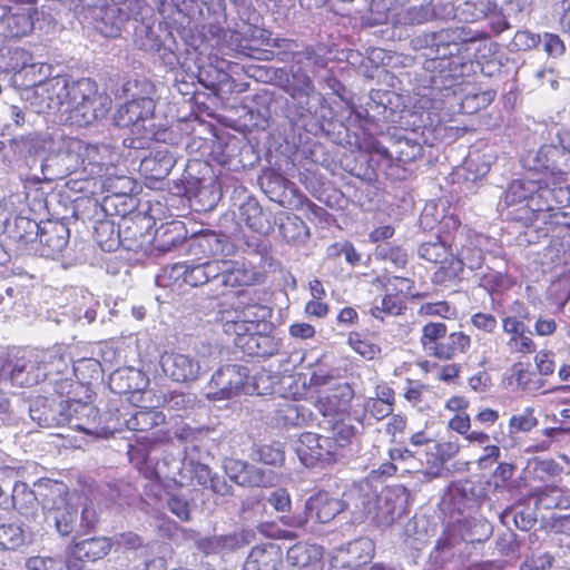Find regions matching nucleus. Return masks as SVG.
<instances>
[{
  "mask_svg": "<svg viewBox=\"0 0 570 570\" xmlns=\"http://www.w3.org/2000/svg\"><path fill=\"white\" fill-rule=\"evenodd\" d=\"M507 216L511 222L532 227L541 223L540 230L548 235L570 228V187L561 181L533 179L512 180L503 197Z\"/></svg>",
  "mask_w": 570,
  "mask_h": 570,
  "instance_id": "nucleus-1",
  "label": "nucleus"
},
{
  "mask_svg": "<svg viewBox=\"0 0 570 570\" xmlns=\"http://www.w3.org/2000/svg\"><path fill=\"white\" fill-rule=\"evenodd\" d=\"M425 41L434 47L435 56L425 60L424 69L431 73V82L442 88L458 83L468 61L492 62L500 48L499 43L489 40L487 32L466 27L441 29L426 35Z\"/></svg>",
  "mask_w": 570,
  "mask_h": 570,
  "instance_id": "nucleus-2",
  "label": "nucleus"
},
{
  "mask_svg": "<svg viewBox=\"0 0 570 570\" xmlns=\"http://www.w3.org/2000/svg\"><path fill=\"white\" fill-rule=\"evenodd\" d=\"M183 281L190 286L208 285L207 295L218 301L232 288L253 285L255 273L244 263L232 259H213L197 265H179Z\"/></svg>",
  "mask_w": 570,
  "mask_h": 570,
  "instance_id": "nucleus-3",
  "label": "nucleus"
},
{
  "mask_svg": "<svg viewBox=\"0 0 570 570\" xmlns=\"http://www.w3.org/2000/svg\"><path fill=\"white\" fill-rule=\"evenodd\" d=\"M156 102L150 97H138L117 109L114 121L119 128H127L129 135L124 139V145L131 149H145L149 142L156 139L154 124Z\"/></svg>",
  "mask_w": 570,
  "mask_h": 570,
  "instance_id": "nucleus-4",
  "label": "nucleus"
},
{
  "mask_svg": "<svg viewBox=\"0 0 570 570\" xmlns=\"http://www.w3.org/2000/svg\"><path fill=\"white\" fill-rule=\"evenodd\" d=\"M448 330L441 321H430L422 326L420 344L428 356L448 362L469 353L471 336L463 331L448 333Z\"/></svg>",
  "mask_w": 570,
  "mask_h": 570,
  "instance_id": "nucleus-5",
  "label": "nucleus"
},
{
  "mask_svg": "<svg viewBox=\"0 0 570 570\" xmlns=\"http://www.w3.org/2000/svg\"><path fill=\"white\" fill-rule=\"evenodd\" d=\"M460 246L453 245L456 254L446 267L435 271L432 275V283L446 286L460 281L464 267L474 271L479 269L484 262V252L480 244V236L470 232H460Z\"/></svg>",
  "mask_w": 570,
  "mask_h": 570,
  "instance_id": "nucleus-6",
  "label": "nucleus"
},
{
  "mask_svg": "<svg viewBox=\"0 0 570 570\" xmlns=\"http://www.w3.org/2000/svg\"><path fill=\"white\" fill-rule=\"evenodd\" d=\"M425 297L424 293L416 291L415 281L403 276H391L384 283V295L380 305H373L368 313L379 321H384L387 316H400L407 308L409 299H421Z\"/></svg>",
  "mask_w": 570,
  "mask_h": 570,
  "instance_id": "nucleus-7",
  "label": "nucleus"
},
{
  "mask_svg": "<svg viewBox=\"0 0 570 570\" xmlns=\"http://www.w3.org/2000/svg\"><path fill=\"white\" fill-rule=\"evenodd\" d=\"M97 94V85L89 78L71 82L67 79L63 112L69 114V118L80 125L89 124L97 117L95 108Z\"/></svg>",
  "mask_w": 570,
  "mask_h": 570,
  "instance_id": "nucleus-8",
  "label": "nucleus"
},
{
  "mask_svg": "<svg viewBox=\"0 0 570 570\" xmlns=\"http://www.w3.org/2000/svg\"><path fill=\"white\" fill-rule=\"evenodd\" d=\"M267 308L261 304H250L236 311V317L224 323V332L234 335L235 345L242 350V343L249 340L257 331H265L269 326L266 321Z\"/></svg>",
  "mask_w": 570,
  "mask_h": 570,
  "instance_id": "nucleus-9",
  "label": "nucleus"
},
{
  "mask_svg": "<svg viewBox=\"0 0 570 570\" xmlns=\"http://www.w3.org/2000/svg\"><path fill=\"white\" fill-rule=\"evenodd\" d=\"M299 461L307 468H325L337 462L338 455L325 435L303 432L295 449Z\"/></svg>",
  "mask_w": 570,
  "mask_h": 570,
  "instance_id": "nucleus-10",
  "label": "nucleus"
},
{
  "mask_svg": "<svg viewBox=\"0 0 570 570\" xmlns=\"http://www.w3.org/2000/svg\"><path fill=\"white\" fill-rule=\"evenodd\" d=\"M112 548L111 539L92 537L80 541L72 540L66 553V564L69 570H83L87 562L105 558Z\"/></svg>",
  "mask_w": 570,
  "mask_h": 570,
  "instance_id": "nucleus-11",
  "label": "nucleus"
},
{
  "mask_svg": "<svg viewBox=\"0 0 570 570\" xmlns=\"http://www.w3.org/2000/svg\"><path fill=\"white\" fill-rule=\"evenodd\" d=\"M434 0H393L391 7H386V18L393 24L417 26L432 20L435 17Z\"/></svg>",
  "mask_w": 570,
  "mask_h": 570,
  "instance_id": "nucleus-12",
  "label": "nucleus"
},
{
  "mask_svg": "<svg viewBox=\"0 0 570 570\" xmlns=\"http://www.w3.org/2000/svg\"><path fill=\"white\" fill-rule=\"evenodd\" d=\"M354 395L351 384L336 383L320 394L314 405L324 420L350 417Z\"/></svg>",
  "mask_w": 570,
  "mask_h": 570,
  "instance_id": "nucleus-13",
  "label": "nucleus"
},
{
  "mask_svg": "<svg viewBox=\"0 0 570 570\" xmlns=\"http://www.w3.org/2000/svg\"><path fill=\"white\" fill-rule=\"evenodd\" d=\"M532 168L550 173L551 178L547 181L566 184V176L570 171V151L557 145H542L535 153Z\"/></svg>",
  "mask_w": 570,
  "mask_h": 570,
  "instance_id": "nucleus-14",
  "label": "nucleus"
},
{
  "mask_svg": "<svg viewBox=\"0 0 570 570\" xmlns=\"http://www.w3.org/2000/svg\"><path fill=\"white\" fill-rule=\"evenodd\" d=\"M247 374L245 367L237 364H227L219 367L209 381L210 394L215 400L232 399L240 393Z\"/></svg>",
  "mask_w": 570,
  "mask_h": 570,
  "instance_id": "nucleus-15",
  "label": "nucleus"
},
{
  "mask_svg": "<svg viewBox=\"0 0 570 570\" xmlns=\"http://www.w3.org/2000/svg\"><path fill=\"white\" fill-rule=\"evenodd\" d=\"M272 32L257 26H249L246 31L234 36L238 50L245 56L258 60H268L273 51L263 50V46L281 47L285 39H271Z\"/></svg>",
  "mask_w": 570,
  "mask_h": 570,
  "instance_id": "nucleus-16",
  "label": "nucleus"
},
{
  "mask_svg": "<svg viewBox=\"0 0 570 570\" xmlns=\"http://www.w3.org/2000/svg\"><path fill=\"white\" fill-rule=\"evenodd\" d=\"M69 228L59 220L38 223V252L43 257H55L67 246Z\"/></svg>",
  "mask_w": 570,
  "mask_h": 570,
  "instance_id": "nucleus-17",
  "label": "nucleus"
},
{
  "mask_svg": "<svg viewBox=\"0 0 570 570\" xmlns=\"http://www.w3.org/2000/svg\"><path fill=\"white\" fill-rule=\"evenodd\" d=\"M160 365L165 375L175 382L184 383L198 377V362L185 354L165 352L160 357Z\"/></svg>",
  "mask_w": 570,
  "mask_h": 570,
  "instance_id": "nucleus-18",
  "label": "nucleus"
},
{
  "mask_svg": "<svg viewBox=\"0 0 570 570\" xmlns=\"http://www.w3.org/2000/svg\"><path fill=\"white\" fill-rule=\"evenodd\" d=\"M67 76L55 77L38 81L39 105H42L48 112L62 111L66 104Z\"/></svg>",
  "mask_w": 570,
  "mask_h": 570,
  "instance_id": "nucleus-19",
  "label": "nucleus"
},
{
  "mask_svg": "<svg viewBox=\"0 0 570 570\" xmlns=\"http://www.w3.org/2000/svg\"><path fill=\"white\" fill-rule=\"evenodd\" d=\"M346 504L343 500L333 497L328 491L321 490L307 499L305 508L311 517L320 523L332 521L338 513L344 511Z\"/></svg>",
  "mask_w": 570,
  "mask_h": 570,
  "instance_id": "nucleus-20",
  "label": "nucleus"
},
{
  "mask_svg": "<svg viewBox=\"0 0 570 570\" xmlns=\"http://www.w3.org/2000/svg\"><path fill=\"white\" fill-rule=\"evenodd\" d=\"M283 551L274 543L258 544L252 548L245 562L244 570H279L283 566Z\"/></svg>",
  "mask_w": 570,
  "mask_h": 570,
  "instance_id": "nucleus-21",
  "label": "nucleus"
},
{
  "mask_svg": "<svg viewBox=\"0 0 570 570\" xmlns=\"http://www.w3.org/2000/svg\"><path fill=\"white\" fill-rule=\"evenodd\" d=\"M69 411V424L72 429L92 434L100 424L99 410L91 403L79 400L67 402Z\"/></svg>",
  "mask_w": 570,
  "mask_h": 570,
  "instance_id": "nucleus-22",
  "label": "nucleus"
},
{
  "mask_svg": "<svg viewBox=\"0 0 570 570\" xmlns=\"http://www.w3.org/2000/svg\"><path fill=\"white\" fill-rule=\"evenodd\" d=\"M224 469L228 478L242 487H266L265 473L253 464L242 460L227 458L224 461Z\"/></svg>",
  "mask_w": 570,
  "mask_h": 570,
  "instance_id": "nucleus-23",
  "label": "nucleus"
},
{
  "mask_svg": "<svg viewBox=\"0 0 570 570\" xmlns=\"http://www.w3.org/2000/svg\"><path fill=\"white\" fill-rule=\"evenodd\" d=\"M187 239V229L180 220H170L161 224L153 237V248L158 253H168L184 244Z\"/></svg>",
  "mask_w": 570,
  "mask_h": 570,
  "instance_id": "nucleus-24",
  "label": "nucleus"
},
{
  "mask_svg": "<svg viewBox=\"0 0 570 570\" xmlns=\"http://www.w3.org/2000/svg\"><path fill=\"white\" fill-rule=\"evenodd\" d=\"M323 549L317 544L297 542L286 553L288 564L298 570H321Z\"/></svg>",
  "mask_w": 570,
  "mask_h": 570,
  "instance_id": "nucleus-25",
  "label": "nucleus"
},
{
  "mask_svg": "<svg viewBox=\"0 0 570 570\" xmlns=\"http://www.w3.org/2000/svg\"><path fill=\"white\" fill-rule=\"evenodd\" d=\"M347 419L348 417L324 420L325 425L323 430L327 432L325 438L330 441V444L333 446L338 458L342 455L343 451L353 443V440L357 435L356 426L348 422Z\"/></svg>",
  "mask_w": 570,
  "mask_h": 570,
  "instance_id": "nucleus-26",
  "label": "nucleus"
},
{
  "mask_svg": "<svg viewBox=\"0 0 570 570\" xmlns=\"http://www.w3.org/2000/svg\"><path fill=\"white\" fill-rule=\"evenodd\" d=\"M67 156L75 160V170H87L90 167V171H94L95 168H98V171H101L104 167V163L99 156L98 146L79 139H71L67 144Z\"/></svg>",
  "mask_w": 570,
  "mask_h": 570,
  "instance_id": "nucleus-27",
  "label": "nucleus"
},
{
  "mask_svg": "<svg viewBox=\"0 0 570 570\" xmlns=\"http://www.w3.org/2000/svg\"><path fill=\"white\" fill-rule=\"evenodd\" d=\"M460 446L454 441L433 442V451L426 452V474L439 478L445 469V463L454 458Z\"/></svg>",
  "mask_w": 570,
  "mask_h": 570,
  "instance_id": "nucleus-28",
  "label": "nucleus"
},
{
  "mask_svg": "<svg viewBox=\"0 0 570 570\" xmlns=\"http://www.w3.org/2000/svg\"><path fill=\"white\" fill-rule=\"evenodd\" d=\"M128 455L130 462L135 464L139 473L150 482L145 490L146 494L159 498L164 485L163 480L157 470L149 464L148 454L135 446H130Z\"/></svg>",
  "mask_w": 570,
  "mask_h": 570,
  "instance_id": "nucleus-29",
  "label": "nucleus"
},
{
  "mask_svg": "<svg viewBox=\"0 0 570 570\" xmlns=\"http://www.w3.org/2000/svg\"><path fill=\"white\" fill-rule=\"evenodd\" d=\"M175 164V157L168 149H159L145 157L140 168L150 179L159 180L170 174Z\"/></svg>",
  "mask_w": 570,
  "mask_h": 570,
  "instance_id": "nucleus-30",
  "label": "nucleus"
},
{
  "mask_svg": "<svg viewBox=\"0 0 570 570\" xmlns=\"http://www.w3.org/2000/svg\"><path fill=\"white\" fill-rule=\"evenodd\" d=\"M165 421V414L157 407L135 406L129 417L125 419V426L130 431L147 432Z\"/></svg>",
  "mask_w": 570,
  "mask_h": 570,
  "instance_id": "nucleus-31",
  "label": "nucleus"
},
{
  "mask_svg": "<svg viewBox=\"0 0 570 570\" xmlns=\"http://www.w3.org/2000/svg\"><path fill=\"white\" fill-rule=\"evenodd\" d=\"M245 343H242V351L248 356L269 357L278 353L279 342L265 331H257Z\"/></svg>",
  "mask_w": 570,
  "mask_h": 570,
  "instance_id": "nucleus-32",
  "label": "nucleus"
},
{
  "mask_svg": "<svg viewBox=\"0 0 570 570\" xmlns=\"http://www.w3.org/2000/svg\"><path fill=\"white\" fill-rule=\"evenodd\" d=\"M511 377L517 386L525 392H535L546 384L544 380L539 377L535 368H532L530 361H518L511 366Z\"/></svg>",
  "mask_w": 570,
  "mask_h": 570,
  "instance_id": "nucleus-33",
  "label": "nucleus"
},
{
  "mask_svg": "<svg viewBox=\"0 0 570 570\" xmlns=\"http://www.w3.org/2000/svg\"><path fill=\"white\" fill-rule=\"evenodd\" d=\"M452 244L436 238L433 242L422 243L417 248V254L422 259L439 265L436 271H441L452 259Z\"/></svg>",
  "mask_w": 570,
  "mask_h": 570,
  "instance_id": "nucleus-34",
  "label": "nucleus"
},
{
  "mask_svg": "<svg viewBox=\"0 0 570 570\" xmlns=\"http://www.w3.org/2000/svg\"><path fill=\"white\" fill-rule=\"evenodd\" d=\"M242 217L248 228L252 230L267 235L273 230L271 213L264 210L257 203H246L240 207Z\"/></svg>",
  "mask_w": 570,
  "mask_h": 570,
  "instance_id": "nucleus-35",
  "label": "nucleus"
},
{
  "mask_svg": "<svg viewBox=\"0 0 570 570\" xmlns=\"http://www.w3.org/2000/svg\"><path fill=\"white\" fill-rule=\"evenodd\" d=\"M77 517V508L63 500L62 504L49 509L46 513V519L53 520L57 531L63 537L69 535L73 531Z\"/></svg>",
  "mask_w": 570,
  "mask_h": 570,
  "instance_id": "nucleus-36",
  "label": "nucleus"
},
{
  "mask_svg": "<svg viewBox=\"0 0 570 570\" xmlns=\"http://www.w3.org/2000/svg\"><path fill=\"white\" fill-rule=\"evenodd\" d=\"M421 146L406 138L395 140L392 146L386 149L385 154L391 159L395 160L397 166L404 167L405 165L414 161L421 156Z\"/></svg>",
  "mask_w": 570,
  "mask_h": 570,
  "instance_id": "nucleus-37",
  "label": "nucleus"
},
{
  "mask_svg": "<svg viewBox=\"0 0 570 570\" xmlns=\"http://www.w3.org/2000/svg\"><path fill=\"white\" fill-rule=\"evenodd\" d=\"M347 343L354 352L367 360L375 358L381 352L380 346L374 344L365 334L361 332H351L347 337Z\"/></svg>",
  "mask_w": 570,
  "mask_h": 570,
  "instance_id": "nucleus-38",
  "label": "nucleus"
},
{
  "mask_svg": "<svg viewBox=\"0 0 570 570\" xmlns=\"http://www.w3.org/2000/svg\"><path fill=\"white\" fill-rule=\"evenodd\" d=\"M26 543V535L20 525H0V548L3 550H18Z\"/></svg>",
  "mask_w": 570,
  "mask_h": 570,
  "instance_id": "nucleus-39",
  "label": "nucleus"
},
{
  "mask_svg": "<svg viewBox=\"0 0 570 570\" xmlns=\"http://www.w3.org/2000/svg\"><path fill=\"white\" fill-rule=\"evenodd\" d=\"M417 314L420 316L452 320L456 316V309L448 301L426 302L420 305Z\"/></svg>",
  "mask_w": 570,
  "mask_h": 570,
  "instance_id": "nucleus-40",
  "label": "nucleus"
},
{
  "mask_svg": "<svg viewBox=\"0 0 570 570\" xmlns=\"http://www.w3.org/2000/svg\"><path fill=\"white\" fill-rule=\"evenodd\" d=\"M11 37H22L32 29L30 14L26 12H10L3 19Z\"/></svg>",
  "mask_w": 570,
  "mask_h": 570,
  "instance_id": "nucleus-41",
  "label": "nucleus"
},
{
  "mask_svg": "<svg viewBox=\"0 0 570 570\" xmlns=\"http://www.w3.org/2000/svg\"><path fill=\"white\" fill-rule=\"evenodd\" d=\"M461 229V220L460 217L455 214L444 215L439 225V230L436 234V238L448 243L455 245V235Z\"/></svg>",
  "mask_w": 570,
  "mask_h": 570,
  "instance_id": "nucleus-42",
  "label": "nucleus"
},
{
  "mask_svg": "<svg viewBox=\"0 0 570 570\" xmlns=\"http://www.w3.org/2000/svg\"><path fill=\"white\" fill-rule=\"evenodd\" d=\"M507 346L512 354L529 355L537 351V344L529 335L528 328L509 337Z\"/></svg>",
  "mask_w": 570,
  "mask_h": 570,
  "instance_id": "nucleus-43",
  "label": "nucleus"
},
{
  "mask_svg": "<svg viewBox=\"0 0 570 570\" xmlns=\"http://www.w3.org/2000/svg\"><path fill=\"white\" fill-rule=\"evenodd\" d=\"M327 257L330 258H337L341 255H344L345 261L352 265L356 266L361 262V255L357 253L354 245L348 242H336L327 247L326 250Z\"/></svg>",
  "mask_w": 570,
  "mask_h": 570,
  "instance_id": "nucleus-44",
  "label": "nucleus"
},
{
  "mask_svg": "<svg viewBox=\"0 0 570 570\" xmlns=\"http://www.w3.org/2000/svg\"><path fill=\"white\" fill-rule=\"evenodd\" d=\"M533 413L534 410L532 407H527L522 413L512 415L509 420L510 433L515 434L531 431L538 424Z\"/></svg>",
  "mask_w": 570,
  "mask_h": 570,
  "instance_id": "nucleus-45",
  "label": "nucleus"
},
{
  "mask_svg": "<svg viewBox=\"0 0 570 570\" xmlns=\"http://www.w3.org/2000/svg\"><path fill=\"white\" fill-rule=\"evenodd\" d=\"M541 42L540 35L529 30H518L509 43L510 51H528Z\"/></svg>",
  "mask_w": 570,
  "mask_h": 570,
  "instance_id": "nucleus-46",
  "label": "nucleus"
},
{
  "mask_svg": "<svg viewBox=\"0 0 570 570\" xmlns=\"http://www.w3.org/2000/svg\"><path fill=\"white\" fill-rule=\"evenodd\" d=\"M534 367L539 377L543 379L553 375L556 371V354L548 348H541L534 352Z\"/></svg>",
  "mask_w": 570,
  "mask_h": 570,
  "instance_id": "nucleus-47",
  "label": "nucleus"
},
{
  "mask_svg": "<svg viewBox=\"0 0 570 570\" xmlns=\"http://www.w3.org/2000/svg\"><path fill=\"white\" fill-rule=\"evenodd\" d=\"M381 259L390 262L396 268H405L409 262L406 250L400 245H389L379 249Z\"/></svg>",
  "mask_w": 570,
  "mask_h": 570,
  "instance_id": "nucleus-48",
  "label": "nucleus"
},
{
  "mask_svg": "<svg viewBox=\"0 0 570 570\" xmlns=\"http://www.w3.org/2000/svg\"><path fill=\"white\" fill-rule=\"evenodd\" d=\"M482 281L484 287L492 294L503 293L513 285L510 276L502 273L485 274Z\"/></svg>",
  "mask_w": 570,
  "mask_h": 570,
  "instance_id": "nucleus-49",
  "label": "nucleus"
},
{
  "mask_svg": "<svg viewBox=\"0 0 570 570\" xmlns=\"http://www.w3.org/2000/svg\"><path fill=\"white\" fill-rule=\"evenodd\" d=\"M190 481L198 485L207 487L213 483L212 470L208 465L191 461L189 462Z\"/></svg>",
  "mask_w": 570,
  "mask_h": 570,
  "instance_id": "nucleus-50",
  "label": "nucleus"
},
{
  "mask_svg": "<svg viewBox=\"0 0 570 570\" xmlns=\"http://www.w3.org/2000/svg\"><path fill=\"white\" fill-rule=\"evenodd\" d=\"M470 322L473 327L488 334L493 333L498 327L497 317L491 313H474L472 314Z\"/></svg>",
  "mask_w": 570,
  "mask_h": 570,
  "instance_id": "nucleus-51",
  "label": "nucleus"
},
{
  "mask_svg": "<svg viewBox=\"0 0 570 570\" xmlns=\"http://www.w3.org/2000/svg\"><path fill=\"white\" fill-rule=\"evenodd\" d=\"M364 410L372 417H374L377 421H381L386 416H390L393 413L394 407L386 405L385 403L379 401L377 399L368 397L364 403Z\"/></svg>",
  "mask_w": 570,
  "mask_h": 570,
  "instance_id": "nucleus-52",
  "label": "nucleus"
},
{
  "mask_svg": "<svg viewBox=\"0 0 570 570\" xmlns=\"http://www.w3.org/2000/svg\"><path fill=\"white\" fill-rule=\"evenodd\" d=\"M559 490L556 487H546L537 490L531 497L535 498V505L542 507L544 509L557 508L559 503L556 501V498H552L553 494L559 497Z\"/></svg>",
  "mask_w": 570,
  "mask_h": 570,
  "instance_id": "nucleus-53",
  "label": "nucleus"
},
{
  "mask_svg": "<svg viewBox=\"0 0 570 570\" xmlns=\"http://www.w3.org/2000/svg\"><path fill=\"white\" fill-rule=\"evenodd\" d=\"M167 504L169 510L181 521L190 520V505L186 499L179 495H171L168 499Z\"/></svg>",
  "mask_w": 570,
  "mask_h": 570,
  "instance_id": "nucleus-54",
  "label": "nucleus"
},
{
  "mask_svg": "<svg viewBox=\"0 0 570 570\" xmlns=\"http://www.w3.org/2000/svg\"><path fill=\"white\" fill-rule=\"evenodd\" d=\"M544 51L549 57H561L566 51L564 42L556 33H544Z\"/></svg>",
  "mask_w": 570,
  "mask_h": 570,
  "instance_id": "nucleus-55",
  "label": "nucleus"
},
{
  "mask_svg": "<svg viewBox=\"0 0 570 570\" xmlns=\"http://www.w3.org/2000/svg\"><path fill=\"white\" fill-rule=\"evenodd\" d=\"M268 502L276 511L285 512L291 509V497L285 489H277L272 492Z\"/></svg>",
  "mask_w": 570,
  "mask_h": 570,
  "instance_id": "nucleus-56",
  "label": "nucleus"
},
{
  "mask_svg": "<svg viewBox=\"0 0 570 570\" xmlns=\"http://www.w3.org/2000/svg\"><path fill=\"white\" fill-rule=\"evenodd\" d=\"M450 430L456 432L463 438L471 430V419L468 413L454 414L448 422Z\"/></svg>",
  "mask_w": 570,
  "mask_h": 570,
  "instance_id": "nucleus-57",
  "label": "nucleus"
},
{
  "mask_svg": "<svg viewBox=\"0 0 570 570\" xmlns=\"http://www.w3.org/2000/svg\"><path fill=\"white\" fill-rule=\"evenodd\" d=\"M553 558L548 554L528 558L521 566L522 570H548L551 568Z\"/></svg>",
  "mask_w": 570,
  "mask_h": 570,
  "instance_id": "nucleus-58",
  "label": "nucleus"
},
{
  "mask_svg": "<svg viewBox=\"0 0 570 570\" xmlns=\"http://www.w3.org/2000/svg\"><path fill=\"white\" fill-rule=\"evenodd\" d=\"M407 426V419L402 414H391L385 425L386 434L394 439L397 434H403Z\"/></svg>",
  "mask_w": 570,
  "mask_h": 570,
  "instance_id": "nucleus-59",
  "label": "nucleus"
},
{
  "mask_svg": "<svg viewBox=\"0 0 570 570\" xmlns=\"http://www.w3.org/2000/svg\"><path fill=\"white\" fill-rule=\"evenodd\" d=\"M558 330V324L552 317L539 316L534 323V333L538 336H551Z\"/></svg>",
  "mask_w": 570,
  "mask_h": 570,
  "instance_id": "nucleus-60",
  "label": "nucleus"
},
{
  "mask_svg": "<svg viewBox=\"0 0 570 570\" xmlns=\"http://www.w3.org/2000/svg\"><path fill=\"white\" fill-rule=\"evenodd\" d=\"M469 387L474 392H485L491 384V377L485 371H479L468 380Z\"/></svg>",
  "mask_w": 570,
  "mask_h": 570,
  "instance_id": "nucleus-61",
  "label": "nucleus"
},
{
  "mask_svg": "<svg viewBox=\"0 0 570 570\" xmlns=\"http://www.w3.org/2000/svg\"><path fill=\"white\" fill-rule=\"evenodd\" d=\"M499 411L491 407L481 409L474 416V422L483 428L493 426L499 420Z\"/></svg>",
  "mask_w": 570,
  "mask_h": 570,
  "instance_id": "nucleus-62",
  "label": "nucleus"
},
{
  "mask_svg": "<svg viewBox=\"0 0 570 570\" xmlns=\"http://www.w3.org/2000/svg\"><path fill=\"white\" fill-rule=\"evenodd\" d=\"M289 335L299 340H308L315 336V327L309 323H294L288 328Z\"/></svg>",
  "mask_w": 570,
  "mask_h": 570,
  "instance_id": "nucleus-63",
  "label": "nucleus"
},
{
  "mask_svg": "<svg viewBox=\"0 0 570 570\" xmlns=\"http://www.w3.org/2000/svg\"><path fill=\"white\" fill-rule=\"evenodd\" d=\"M469 406L470 401L463 395H452L444 404V409L454 414L466 413Z\"/></svg>",
  "mask_w": 570,
  "mask_h": 570,
  "instance_id": "nucleus-64",
  "label": "nucleus"
}]
</instances>
